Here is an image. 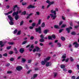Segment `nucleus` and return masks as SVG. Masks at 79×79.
<instances>
[{"mask_svg": "<svg viewBox=\"0 0 79 79\" xmlns=\"http://www.w3.org/2000/svg\"><path fill=\"white\" fill-rule=\"evenodd\" d=\"M51 12L52 13H53L54 14H50L51 18H52V19H55L56 17V11L55 10L53 11V10H51Z\"/></svg>", "mask_w": 79, "mask_h": 79, "instance_id": "obj_1", "label": "nucleus"}, {"mask_svg": "<svg viewBox=\"0 0 79 79\" xmlns=\"http://www.w3.org/2000/svg\"><path fill=\"white\" fill-rule=\"evenodd\" d=\"M8 18L10 20V21L9 22V23L10 25H13L14 24V23L13 21V19L10 15H9L8 16Z\"/></svg>", "mask_w": 79, "mask_h": 79, "instance_id": "obj_2", "label": "nucleus"}, {"mask_svg": "<svg viewBox=\"0 0 79 79\" xmlns=\"http://www.w3.org/2000/svg\"><path fill=\"white\" fill-rule=\"evenodd\" d=\"M40 48L39 47L37 46H35V48H34L33 50L32 49H31V48H30L29 49V50L30 52H31V51H33V52H38Z\"/></svg>", "mask_w": 79, "mask_h": 79, "instance_id": "obj_3", "label": "nucleus"}, {"mask_svg": "<svg viewBox=\"0 0 79 79\" xmlns=\"http://www.w3.org/2000/svg\"><path fill=\"white\" fill-rule=\"evenodd\" d=\"M66 58V54H64L62 55L61 57L62 61H64Z\"/></svg>", "mask_w": 79, "mask_h": 79, "instance_id": "obj_4", "label": "nucleus"}, {"mask_svg": "<svg viewBox=\"0 0 79 79\" xmlns=\"http://www.w3.org/2000/svg\"><path fill=\"white\" fill-rule=\"evenodd\" d=\"M36 32H38L40 34L41 33V27H40L39 28L35 29Z\"/></svg>", "mask_w": 79, "mask_h": 79, "instance_id": "obj_5", "label": "nucleus"}, {"mask_svg": "<svg viewBox=\"0 0 79 79\" xmlns=\"http://www.w3.org/2000/svg\"><path fill=\"white\" fill-rule=\"evenodd\" d=\"M18 13H19V11H17L16 12H14L12 14V16H17L18 15Z\"/></svg>", "mask_w": 79, "mask_h": 79, "instance_id": "obj_6", "label": "nucleus"}, {"mask_svg": "<svg viewBox=\"0 0 79 79\" xmlns=\"http://www.w3.org/2000/svg\"><path fill=\"white\" fill-rule=\"evenodd\" d=\"M16 8H17L18 9H17L18 11V10H19V7H18V5H15L13 6V11L16 10V9H15Z\"/></svg>", "mask_w": 79, "mask_h": 79, "instance_id": "obj_7", "label": "nucleus"}, {"mask_svg": "<svg viewBox=\"0 0 79 79\" xmlns=\"http://www.w3.org/2000/svg\"><path fill=\"white\" fill-rule=\"evenodd\" d=\"M22 69H23V67L19 66H17L16 68V69L17 71H21Z\"/></svg>", "mask_w": 79, "mask_h": 79, "instance_id": "obj_8", "label": "nucleus"}, {"mask_svg": "<svg viewBox=\"0 0 79 79\" xmlns=\"http://www.w3.org/2000/svg\"><path fill=\"white\" fill-rule=\"evenodd\" d=\"M73 28L71 27H69V28H67L66 29V30L67 31L68 33L70 32V29H72Z\"/></svg>", "mask_w": 79, "mask_h": 79, "instance_id": "obj_9", "label": "nucleus"}, {"mask_svg": "<svg viewBox=\"0 0 79 79\" xmlns=\"http://www.w3.org/2000/svg\"><path fill=\"white\" fill-rule=\"evenodd\" d=\"M73 45H75V47L76 48H77L79 47V44H77V42H75L73 44Z\"/></svg>", "mask_w": 79, "mask_h": 79, "instance_id": "obj_10", "label": "nucleus"}, {"mask_svg": "<svg viewBox=\"0 0 79 79\" xmlns=\"http://www.w3.org/2000/svg\"><path fill=\"white\" fill-rule=\"evenodd\" d=\"M46 2L47 3H48L49 5H53V4L54 3V2H50V1L48 0H47L46 1Z\"/></svg>", "mask_w": 79, "mask_h": 79, "instance_id": "obj_11", "label": "nucleus"}, {"mask_svg": "<svg viewBox=\"0 0 79 79\" xmlns=\"http://www.w3.org/2000/svg\"><path fill=\"white\" fill-rule=\"evenodd\" d=\"M52 65V63L51 62H47L46 63V66H50Z\"/></svg>", "mask_w": 79, "mask_h": 79, "instance_id": "obj_12", "label": "nucleus"}, {"mask_svg": "<svg viewBox=\"0 0 79 79\" xmlns=\"http://www.w3.org/2000/svg\"><path fill=\"white\" fill-rule=\"evenodd\" d=\"M13 13V10H11L7 13H5L4 15H10V14H11V13Z\"/></svg>", "mask_w": 79, "mask_h": 79, "instance_id": "obj_13", "label": "nucleus"}, {"mask_svg": "<svg viewBox=\"0 0 79 79\" xmlns=\"http://www.w3.org/2000/svg\"><path fill=\"white\" fill-rule=\"evenodd\" d=\"M50 59V57L48 56L44 59V61L45 62H47V61H48V60H49Z\"/></svg>", "mask_w": 79, "mask_h": 79, "instance_id": "obj_14", "label": "nucleus"}, {"mask_svg": "<svg viewBox=\"0 0 79 79\" xmlns=\"http://www.w3.org/2000/svg\"><path fill=\"white\" fill-rule=\"evenodd\" d=\"M20 53H23L24 52V48H21L20 49Z\"/></svg>", "mask_w": 79, "mask_h": 79, "instance_id": "obj_15", "label": "nucleus"}, {"mask_svg": "<svg viewBox=\"0 0 79 79\" xmlns=\"http://www.w3.org/2000/svg\"><path fill=\"white\" fill-rule=\"evenodd\" d=\"M48 32H49V30H45L44 31V34H47Z\"/></svg>", "mask_w": 79, "mask_h": 79, "instance_id": "obj_16", "label": "nucleus"}, {"mask_svg": "<svg viewBox=\"0 0 79 79\" xmlns=\"http://www.w3.org/2000/svg\"><path fill=\"white\" fill-rule=\"evenodd\" d=\"M34 8V6H32V5H30L27 7V8L29 9L30 8Z\"/></svg>", "mask_w": 79, "mask_h": 79, "instance_id": "obj_17", "label": "nucleus"}, {"mask_svg": "<svg viewBox=\"0 0 79 79\" xmlns=\"http://www.w3.org/2000/svg\"><path fill=\"white\" fill-rule=\"evenodd\" d=\"M37 76V74H35L33 75V77H32L31 79H34V78H35Z\"/></svg>", "mask_w": 79, "mask_h": 79, "instance_id": "obj_18", "label": "nucleus"}, {"mask_svg": "<svg viewBox=\"0 0 79 79\" xmlns=\"http://www.w3.org/2000/svg\"><path fill=\"white\" fill-rule=\"evenodd\" d=\"M46 62L45 61V60H44V61H42L41 62V64L42 65H45V62Z\"/></svg>", "mask_w": 79, "mask_h": 79, "instance_id": "obj_19", "label": "nucleus"}, {"mask_svg": "<svg viewBox=\"0 0 79 79\" xmlns=\"http://www.w3.org/2000/svg\"><path fill=\"white\" fill-rule=\"evenodd\" d=\"M3 44V42L2 41H0V45H1V47H2L4 46V44Z\"/></svg>", "mask_w": 79, "mask_h": 79, "instance_id": "obj_20", "label": "nucleus"}, {"mask_svg": "<svg viewBox=\"0 0 79 79\" xmlns=\"http://www.w3.org/2000/svg\"><path fill=\"white\" fill-rule=\"evenodd\" d=\"M15 19L16 20H17L18 19H19V15H16L15 16Z\"/></svg>", "mask_w": 79, "mask_h": 79, "instance_id": "obj_21", "label": "nucleus"}, {"mask_svg": "<svg viewBox=\"0 0 79 79\" xmlns=\"http://www.w3.org/2000/svg\"><path fill=\"white\" fill-rule=\"evenodd\" d=\"M60 67H61V68H62V69H63L64 68H65V67H66V66H65V65L62 64L60 66Z\"/></svg>", "mask_w": 79, "mask_h": 79, "instance_id": "obj_22", "label": "nucleus"}, {"mask_svg": "<svg viewBox=\"0 0 79 79\" xmlns=\"http://www.w3.org/2000/svg\"><path fill=\"white\" fill-rule=\"evenodd\" d=\"M66 26V24H63L61 26V28H63V27H65Z\"/></svg>", "mask_w": 79, "mask_h": 79, "instance_id": "obj_23", "label": "nucleus"}, {"mask_svg": "<svg viewBox=\"0 0 79 79\" xmlns=\"http://www.w3.org/2000/svg\"><path fill=\"white\" fill-rule=\"evenodd\" d=\"M57 47H61V44L59 43H57Z\"/></svg>", "mask_w": 79, "mask_h": 79, "instance_id": "obj_24", "label": "nucleus"}, {"mask_svg": "<svg viewBox=\"0 0 79 79\" xmlns=\"http://www.w3.org/2000/svg\"><path fill=\"white\" fill-rule=\"evenodd\" d=\"M45 23H42L41 24V27H45Z\"/></svg>", "mask_w": 79, "mask_h": 79, "instance_id": "obj_25", "label": "nucleus"}, {"mask_svg": "<svg viewBox=\"0 0 79 79\" xmlns=\"http://www.w3.org/2000/svg\"><path fill=\"white\" fill-rule=\"evenodd\" d=\"M26 59L23 58L22 59V63H25V62H26Z\"/></svg>", "mask_w": 79, "mask_h": 79, "instance_id": "obj_26", "label": "nucleus"}, {"mask_svg": "<svg viewBox=\"0 0 79 79\" xmlns=\"http://www.w3.org/2000/svg\"><path fill=\"white\" fill-rule=\"evenodd\" d=\"M41 19H39L38 20V25H40V24H41Z\"/></svg>", "mask_w": 79, "mask_h": 79, "instance_id": "obj_27", "label": "nucleus"}, {"mask_svg": "<svg viewBox=\"0 0 79 79\" xmlns=\"http://www.w3.org/2000/svg\"><path fill=\"white\" fill-rule=\"evenodd\" d=\"M54 27L56 29H58L59 28V27L57 25H55L54 26Z\"/></svg>", "mask_w": 79, "mask_h": 79, "instance_id": "obj_28", "label": "nucleus"}, {"mask_svg": "<svg viewBox=\"0 0 79 79\" xmlns=\"http://www.w3.org/2000/svg\"><path fill=\"white\" fill-rule=\"evenodd\" d=\"M61 39L62 40H63V41L65 40V38L63 37H62L61 38Z\"/></svg>", "mask_w": 79, "mask_h": 79, "instance_id": "obj_29", "label": "nucleus"}, {"mask_svg": "<svg viewBox=\"0 0 79 79\" xmlns=\"http://www.w3.org/2000/svg\"><path fill=\"white\" fill-rule=\"evenodd\" d=\"M63 21H60L59 23V25L61 26L63 24Z\"/></svg>", "mask_w": 79, "mask_h": 79, "instance_id": "obj_30", "label": "nucleus"}, {"mask_svg": "<svg viewBox=\"0 0 79 79\" xmlns=\"http://www.w3.org/2000/svg\"><path fill=\"white\" fill-rule=\"evenodd\" d=\"M26 43H27V41H24L22 43V44L24 45V44H26Z\"/></svg>", "mask_w": 79, "mask_h": 79, "instance_id": "obj_31", "label": "nucleus"}, {"mask_svg": "<svg viewBox=\"0 0 79 79\" xmlns=\"http://www.w3.org/2000/svg\"><path fill=\"white\" fill-rule=\"evenodd\" d=\"M40 41L41 42H44V40L43 39H41L40 40Z\"/></svg>", "mask_w": 79, "mask_h": 79, "instance_id": "obj_32", "label": "nucleus"}, {"mask_svg": "<svg viewBox=\"0 0 79 79\" xmlns=\"http://www.w3.org/2000/svg\"><path fill=\"white\" fill-rule=\"evenodd\" d=\"M8 44L9 45H13L14 44V43L13 42H9L8 43Z\"/></svg>", "mask_w": 79, "mask_h": 79, "instance_id": "obj_33", "label": "nucleus"}, {"mask_svg": "<svg viewBox=\"0 0 79 79\" xmlns=\"http://www.w3.org/2000/svg\"><path fill=\"white\" fill-rule=\"evenodd\" d=\"M27 3L26 2H23L22 3V5H27Z\"/></svg>", "mask_w": 79, "mask_h": 79, "instance_id": "obj_34", "label": "nucleus"}, {"mask_svg": "<svg viewBox=\"0 0 79 79\" xmlns=\"http://www.w3.org/2000/svg\"><path fill=\"white\" fill-rule=\"evenodd\" d=\"M26 14V11H24L23 12H22V15H25Z\"/></svg>", "mask_w": 79, "mask_h": 79, "instance_id": "obj_35", "label": "nucleus"}, {"mask_svg": "<svg viewBox=\"0 0 79 79\" xmlns=\"http://www.w3.org/2000/svg\"><path fill=\"white\" fill-rule=\"evenodd\" d=\"M48 39H50L51 40H52V36H48Z\"/></svg>", "mask_w": 79, "mask_h": 79, "instance_id": "obj_36", "label": "nucleus"}, {"mask_svg": "<svg viewBox=\"0 0 79 79\" xmlns=\"http://www.w3.org/2000/svg\"><path fill=\"white\" fill-rule=\"evenodd\" d=\"M23 23L24 22H23V21H22L20 23V25L22 26L23 25Z\"/></svg>", "mask_w": 79, "mask_h": 79, "instance_id": "obj_37", "label": "nucleus"}, {"mask_svg": "<svg viewBox=\"0 0 79 79\" xmlns=\"http://www.w3.org/2000/svg\"><path fill=\"white\" fill-rule=\"evenodd\" d=\"M62 18L63 20H64V21H65V20H66V19L65 18V17L63 16H62Z\"/></svg>", "mask_w": 79, "mask_h": 79, "instance_id": "obj_38", "label": "nucleus"}, {"mask_svg": "<svg viewBox=\"0 0 79 79\" xmlns=\"http://www.w3.org/2000/svg\"><path fill=\"white\" fill-rule=\"evenodd\" d=\"M31 48H32V49H33L34 48V45L32 44L31 45Z\"/></svg>", "mask_w": 79, "mask_h": 79, "instance_id": "obj_39", "label": "nucleus"}, {"mask_svg": "<svg viewBox=\"0 0 79 79\" xmlns=\"http://www.w3.org/2000/svg\"><path fill=\"white\" fill-rule=\"evenodd\" d=\"M11 46L7 47L6 48L7 50H9V49H10L11 48Z\"/></svg>", "mask_w": 79, "mask_h": 79, "instance_id": "obj_40", "label": "nucleus"}, {"mask_svg": "<svg viewBox=\"0 0 79 79\" xmlns=\"http://www.w3.org/2000/svg\"><path fill=\"white\" fill-rule=\"evenodd\" d=\"M52 38H53V39H55L56 37H55V35H52Z\"/></svg>", "mask_w": 79, "mask_h": 79, "instance_id": "obj_41", "label": "nucleus"}, {"mask_svg": "<svg viewBox=\"0 0 79 79\" xmlns=\"http://www.w3.org/2000/svg\"><path fill=\"white\" fill-rule=\"evenodd\" d=\"M13 53V52L12 51H10L9 52V54H10V55H11Z\"/></svg>", "mask_w": 79, "mask_h": 79, "instance_id": "obj_42", "label": "nucleus"}, {"mask_svg": "<svg viewBox=\"0 0 79 79\" xmlns=\"http://www.w3.org/2000/svg\"><path fill=\"white\" fill-rule=\"evenodd\" d=\"M20 34H21V31H18L17 34V35H20Z\"/></svg>", "mask_w": 79, "mask_h": 79, "instance_id": "obj_43", "label": "nucleus"}, {"mask_svg": "<svg viewBox=\"0 0 79 79\" xmlns=\"http://www.w3.org/2000/svg\"><path fill=\"white\" fill-rule=\"evenodd\" d=\"M14 50L15 51L16 53H18V52L17 51V49H16V48H14Z\"/></svg>", "mask_w": 79, "mask_h": 79, "instance_id": "obj_44", "label": "nucleus"}, {"mask_svg": "<svg viewBox=\"0 0 79 79\" xmlns=\"http://www.w3.org/2000/svg\"><path fill=\"white\" fill-rule=\"evenodd\" d=\"M69 60V59L68 58H67L66 59H65V62H68Z\"/></svg>", "mask_w": 79, "mask_h": 79, "instance_id": "obj_45", "label": "nucleus"}, {"mask_svg": "<svg viewBox=\"0 0 79 79\" xmlns=\"http://www.w3.org/2000/svg\"><path fill=\"white\" fill-rule=\"evenodd\" d=\"M71 34H72V35H75V34H76V32H73L71 33Z\"/></svg>", "mask_w": 79, "mask_h": 79, "instance_id": "obj_46", "label": "nucleus"}, {"mask_svg": "<svg viewBox=\"0 0 79 79\" xmlns=\"http://www.w3.org/2000/svg\"><path fill=\"white\" fill-rule=\"evenodd\" d=\"M10 60L11 61H14V58H11L10 59Z\"/></svg>", "mask_w": 79, "mask_h": 79, "instance_id": "obj_47", "label": "nucleus"}, {"mask_svg": "<svg viewBox=\"0 0 79 79\" xmlns=\"http://www.w3.org/2000/svg\"><path fill=\"white\" fill-rule=\"evenodd\" d=\"M17 29L15 30V31L14 32V34H16V32H17Z\"/></svg>", "mask_w": 79, "mask_h": 79, "instance_id": "obj_48", "label": "nucleus"}, {"mask_svg": "<svg viewBox=\"0 0 79 79\" xmlns=\"http://www.w3.org/2000/svg\"><path fill=\"white\" fill-rule=\"evenodd\" d=\"M63 29H61L60 30H59V33H61V32H62V31H63Z\"/></svg>", "mask_w": 79, "mask_h": 79, "instance_id": "obj_49", "label": "nucleus"}, {"mask_svg": "<svg viewBox=\"0 0 79 79\" xmlns=\"http://www.w3.org/2000/svg\"><path fill=\"white\" fill-rule=\"evenodd\" d=\"M36 55H38V56H39V57H40V56L41 54L40 53H38V54H36Z\"/></svg>", "mask_w": 79, "mask_h": 79, "instance_id": "obj_50", "label": "nucleus"}, {"mask_svg": "<svg viewBox=\"0 0 79 79\" xmlns=\"http://www.w3.org/2000/svg\"><path fill=\"white\" fill-rule=\"evenodd\" d=\"M36 13L37 15H40V12H36Z\"/></svg>", "mask_w": 79, "mask_h": 79, "instance_id": "obj_51", "label": "nucleus"}, {"mask_svg": "<svg viewBox=\"0 0 79 79\" xmlns=\"http://www.w3.org/2000/svg\"><path fill=\"white\" fill-rule=\"evenodd\" d=\"M68 72L69 73H72V70H69L68 71Z\"/></svg>", "mask_w": 79, "mask_h": 79, "instance_id": "obj_52", "label": "nucleus"}, {"mask_svg": "<svg viewBox=\"0 0 79 79\" xmlns=\"http://www.w3.org/2000/svg\"><path fill=\"white\" fill-rule=\"evenodd\" d=\"M12 72L11 71H8L7 72V73L8 74H11Z\"/></svg>", "mask_w": 79, "mask_h": 79, "instance_id": "obj_53", "label": "nucleus"}, {"mask_svg": "<svg viewBox=\"0 0 79 79\" xmlns=\"http://www.w3.org/2000/svg\"><path fill=\"white\" fill-rule=\"evenodd\" d=\"M35 26V23H33L32 24V26H33V27H34Z\"/></svg>", "mask_w": 79, "mask_h": 79, "instance_id": "obj_54", "label": "nucleus"}, {"mask_svg": "<svg viewBox=\"0 0 79 79\" xmlns=\"http://www.w3.org/2000/svg\"><path fill=\"white\" fill-rule=\"evenodd\" d=\"M63 71H64L66 72V71H67V69H66L64 68L63 69Z\"/></svg>", "mask_w": 79, "mask_h": 79, "instance_id": "obj_55", "label": "nucleus"}, {"mask_svg": "<svg viewBox=\"0 0 79 79\" xmlns=\"http://www.w3.org/2000/svg\"><path fill=\"white\" fill-rule=\"evenodd\" d=\"M31 71H32V70H29L28 72H27V73L28 74H29V73H30V72H31Z\"/></svg>", "mask_w": 79, "mask_h": 79, "instance_id": "obj_56", "label": "nucleus"}, {"mask_svg": "<svg viewBox=\"0 0 79 79\" xmlns=\"http://www.w3.org/2000/svg\"><path fill=\"white\" fill-rule=\"evenodd\" d=\"M72 79H76V77H75L74 76H73L72 77Z\"/></svg>", "mask_w": 79, "mask_h": 79, "instance_id": "obj_57", "label": "nucleus"}, {"mask_svg": "<svg viewBox=\"0 0 79 79\" xmlns=\"http://www.w3.org/2000/svg\"><path fill=\"white\" fill-rule=\"evenodd\" d=\"M3 56H7V54L5 53V54H4L3 55Z\"/></svg>", "mask_w": 79, "mask_h": 79, "instance_id": "obj_58", "label": "nucleus"}, {"mask_svg": "<svg viewBox=\"0 0 79 79\" xmlns=\"http://www.w3.org/2000/svg\"><path fill=\"white\" fill-rule=\"evenodd\" d=\"M10 6H7L6 7V8H7V9H8L10 8Z\"/></svg>", "mask_w": 79, "mask_h": 79, "instance_id": "obj_59", "label": "nucleus"}, {"mask_svg": "<svg viewBox=\"0 0 79 79\" xmlns=\"http://www.w3.org/2000/svg\"><path fill=\"white\" fill-rule=\"evenodd\" d=\"M10 65V64H6V66H9Z\"/></svg>", "mask_w": 79, "mask_h": 79, "instance_id": "obj_60", "label": "nucleus"}, {"mask_svg": "<svg viewBox=\"0 0 79 79\" xmlns=\"http://www.w3.org/2000/svg\"><path fill=\"white\" fill-rule=\"evenodd\" d=\"M57 75V73H54V77H56V76Z\"/></svg>", "mask_w": 79, "mask_h": 79, "instance_id": "obj_61", "label": "nucleus"}, {"mask_svg": "<svg viewBox=\"0 0 79 79\" xmlns=\"http://www.w3.org/2000/svg\"><path fill=\"white\" fill-rule=\"evenodd\" d=\"M40 46H43L44 45V44L42 43H40Z\"/></svg>", "mask_w": 79, "mask_h": 79, "instance_id": "obj_62", "label": "nucleus"}, {"mask_svg": "<svg viewBox=\"0 0 79 79\" xmlns=\"http://www.w3.org/2000/svg\"><path fill=\"white\" fill-rule=\"evenodd\" d=\"M29 28H30V29H33V28H34V27H30Z\"/></svg>", "mask_w": 79, "mask_h": 79, "instance_id": "obj_63", "label": "nucleus"}, {"mask_svg": "<svg viewBox=\"0 0 79 79\" xmlns=\"http://www.w3.org/2000/svg\"><path fill=\"white\" fill-rule=\"evenodd\" d=\"M77 69H79V65H77Z\"/></svg>", "mask_w": 79, "mask_h": 79, "instance_id": "obj_64", "label": "nucleus"}]
</instances>
